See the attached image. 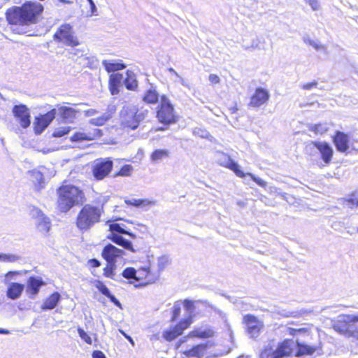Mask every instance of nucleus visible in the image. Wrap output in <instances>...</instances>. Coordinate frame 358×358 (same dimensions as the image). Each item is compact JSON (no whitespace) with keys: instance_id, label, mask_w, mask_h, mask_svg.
<instances>
[{"instance_id":"obj_1","label":"nucleus","mask_w":358,"mask_h":358,"mask_svg":"<svg viewBox=\"0 0 358 358\" xmlns=\"http://www.w3.org/2000/svg\"><path fill=\"white\" fill-rule=\"evenodd\" d=\"M44 10L43 6L37 1H26L20 6H13L6 13V20L11 25L17 26L13 31L25 34L24 27L38 22Z\"/></svg>"},{"instance_id":"obj_2","label":"nucleus","mask_w":358,"mask_h":358,"mask_svg":"<svg viewBox=\"0 0 358 358\" xmlns=\"http://www.w3.org/2000/svg\"><path fill=\"white\" fill-rule=\"evenodd\" d=\"M44 10L43 6L37 1H26L20 6H13L6 13V20L11 25L17 26L13 31L25 34L24 27L38 22Z\"/></svg>"},{"instance_id":"obj_3","label":"nucleus","mask_w":358,"mask_h":358,"mask_svg":"<svg viewBox=\"0 0 358 358\" xmlns=\"http://www.w3.org/2000/svg\"><path fill=\"white\" fill-rule=\"evenodd\" d=\"M57 208L62 213H66L73 206L82 205L85 201L83 192L73 185L60 186L57 189Z\"/></svg>"},{"instance_id":"obj_4","label":"nucleus","mask_w":358,"mask_h":358,"mask_svg":"<svg viewBox=\"0 0 358 358\" xmlns=\"http://www.w3.org/2000/svg\"><path fill=\"white\" fill-rule=\"evenodd\" d=\"M148 114V109H138L132 105L124 106L120 112L121 125L124 128L135 130L138 127L140 122L146 118Z\"/></svg>"},{"instance_id":"obj_5","label":"nucleus","mask_w":358,"mask_h":358,"mask_svg":"<svg viewBox=\"0 0 358 358\" xmlns=\"http://www.w3.org/2000/svg\"><path fill=\"white\" fill-rule=\"evenodd\" d=\"M102 208L90 204L85 205L78 214L76 225L81 231H87L99 222Z\"/></svg>"},{"instance_id":"obj_6","label":"nucleus","mask_w":358,"mask_h":358,"mask_svg":"<svg viewBox=\"0 0 358 358\" xmlns=\"http://www.w3.org/2000/svg\"><path fill=\"white\" fill-rule=\"evenodd\" d=\"M294 344V341L291 339L284 340L275 348L268 343L264 347L259 358H287L292 355Z\"/></svg>"},{"instance_id":"obj_7","label":"nucleus","mask_w":358,"mask_h":358,"mask_svg":"<svg viewBox=\"0 0 358 358\" xmlns=\"http://www.w3.org/2000/svg\"><path fill=\"white\" fill-rule=\"evenodd\" d=\"M157 118L160 123L166 126L176 123L178 121L173 106L165 95L161 96L160 103L157 110Z\"/></svg>"},{"instance_id":"obj_8","label":"nucleus","mask_w":358,"mask_h":358,"mask_svg":"<svg viewBox=\"0 0 358 358\" xmlns=\"http://www.w3.org/2000/svg\"><path fill=\"white\" fill-rule=\"evenodd\" d=\"M306 152L312 157L320 152L322 161L326 164L331 162L334 153L333 148L329 143L320 141H311L306 145Z\"/></svg>"},{"instance_id":"obj_9","label":"nucleus","mask_w":358,"mask_h":358,"mask_svg":"<svg viewBox=\"0 0 358 358\" xmlns=\"http://www.w3.org/2000/svg\"><path fill=\"white\" fill-rule=\"evenodd\" d=\"M54 39L69 46L79 45V41L73 35V28L69 24L61 25L54 34Z\"/></svg>"},{"instance_id":"obj_10","label":"nucleus","mask_w":358,"mask_h":358,"mask_svg":"<svg viewBox=\"0 0 358 358\" xmlns=\"http://www.w3.org/2000/svg\"><path fill=\"white\" fill-rule=\"evenodd\" d=\"M113 162L110 158H99L94 161L92 165L93 176L96 180H102L112 171Z\"/></svg>"},{"instance_id":"obj_11","label":"nucleus","mask_w":358,"mask_h":358,"mask_svg":"<svg viewBox=\"0 0 358 358\" xmlns=\"http://www.w3.org/2000/svg\"><path fill=\"white\" fill-rule=\"evenodd\" d=\"M56 115L57 109L54 108L44 115L36 117L34 122L35 134L36 135L41 134L49 126Z\"/></svg>"},{"instance_id":"obj_12","label":"nucleus","mask_w":358,"mask_h":358,"mask_svg":"<svg viewBox=\"0 0 358 358\" xmlns=\"http://www.w3.org/2000/svg\"><path fill=\"white\" fill-rule=\"evenodd\" d=\"M347 317H351L350 315H339L338 319L334 323L333 327L337 332L350 338L355 324L352 320Z\"/></svg>"},{"instance_id":"obj_13","label":"nucleus","mask_w":358,"mask_h":358,"mask_svg":"<svg viewBox=\"0 0 358 358\" xmlns=\"http://www.w3.org/2000/svg\"><path fill=\"white\" fill-rule=\"evenodd\" d=\"M13 113L22 128L26 129L30 126L31 115L29 109L26 105H15L13 108Z\"/></svg>"},{"instance_id":"obj_14","label":"nucleus","mask_w":358,"mask_h":358,"mask_svg":"<svg viewBox=\"0 0 358 358\" xmlns=\"http://www.w3.org/2000/svg\"><path fill=\"white\" fill-rule=\"evenodd\" d=\"M124 255V250L119 249L113 245L108 243L103 249L101 255L103 258L110 264L115 265L117 259Z\"/></svg>"},{"instance_id":"obj_15","label":"nucleus","mask_w":358,"mask_h":358,"mask_svg":"<svg viewBox=\"0 0 358 358\" xmlns=\"http://www.w3.org/2000/svg\"><path fill=\"white\" fill-rule=\"evenodd\" d=\"M43 279L39 276H31L27 280L26 287L27 294L30 299H34L42 286L45 285Z\"/></svg>"},{"instance_id":"obj_16","label":"nucleus","mask_w":358,"mask_h":358,"mask_svg":"<svg viewBox=\"0 0 358 358\" xmlns=\"http://www.w3.org/2000/svg\"><path fill=\"white\" fill-rule=\"evenodd\" d=\"M334 143L338 151L345 152L351 148L350 136L345 134L342 131H337L333 138Z\"/></svg>"},{"instance_id":"obj_17","label":"nucleus","mask_w":358,"mask_h":358,"mask_svg":"<svg viewBox=\"0 0 358 358\" xmlns=\"http://www.w3.org/2000/svg\"><path fill=\"white\" fill-rule=\"evenodd\" d=\"M248 334L251 338H257L261 329V324L257 318L252 315H247L243 318Z\"/></svg>"},{"instance_id":"obj_18","label":"nucleus","mask_w":358,"mask_h":358,"mask_svg":"<svg viewBox=\"0 0 358 358\" xmlns=\"http://www.w3.org/2000/svg\"><path fill=\"white\" fill-rule=\"evenodd\" d=\"M270 97L267 90L257 87L255 94L252 96L249 105L252 107H259L264 104Z\"/></svg>"},{"instance_id":"obj_19","label":"nucleus","mask_w":358,"mask_h":358,"mask_svg":"<svg viewBox=\"0 0 358 358\" xmlns=\"http://www.w3.org/2000/svg\"><path fill=\"white\" fill-rule=\"evenodd\" d=\"M196 303H201L203 306H204L205 307L210 308L211 310H213L215 313H220V310L217 308H216L215 306L212 305L207 300L199 299V300L194 301H192L189 299H185L183 301V305H184L185 308L186 309V310L188 312V313L189 315V317H188L187 318L192 319V315L193 314L194 311L196 309Z\"/></svg>"},{"instance_id":"obj_20","label":"nucleus","mask_w":358,"mask_h":358,"mask_svg":"<svg viewBox=\"0 0 358 358\" xmlns=\"http://www.w3.org/2000/svg\"><path fill=\"white\" fill-rule=\"evenodd\" d=\"M103 136L102 130L99 129H94L92 131L85 132H76L71 136V141H92L96 138H99Z\"/></svg>"},{"instance_id":"obj_21","label":"nucleus","mask_w":358,"mask_h":358,"mask_svg":"<svg viewBox=\"0 0 358 358\" xmlns=\"http://www.w3.org/2000/svg\"><path fill=\"white\" fill-rule=\"evenodd\" d=\"M308 341L306 339L302 338H299V340L296 341V357H301L303 355H311L317 350V346L308 345L306 343Z\"/></svg>"},{"instance_id":"obj_22","label":"nucleus","mask_w":358,"mask_h":358,"mask_svg":"<svg viewBox=\"0 0 358 358\" xmlns=\"http://www.w3.org/2000/svg\"><path fill=\"white\" fill-rule=\"evenodd\" d=\"M311 328L309 326L301 328H287L289 334L296 338V341L299 338L306 339L307 341L311 338Z\"/></svg>"},{"instance_id":"obj_23","label":"nucleus","mask_w":358,"mask_h":358,"mask_svg":"<svg viewBox=\"0 0 358 358\" xmlns=\"http://www.w3.org/2000/svg\"><path fill=\"white\" fill-rule=\"evenodd\" d=\"M149 272V268H143L142 270L137 271L132 267H128L123 271L122 275L127 279H135L139 280L143 278L142 275L143 274L145 275L146 278L148 277Z\"/></svg>"},{"instance_id":"obj_24","label":"nucleus","mask_w":358,"mask_h":358,"mask_svg":"<svg viewBox=\"0 0 358 358\" xmlns=\"http://www.w3.org/2000/svg\"><path fill=\"white\" fill-rule=\"evenodd\" d=\"M208 348L207 343H201L193 346L191 349L183 352V355L187 358L196 357L201 358L203 357Z\"/></svg>"},{"instance_id":"obj_25","label":"nucleus","mask_w":358,"mask_h":358,"mask_svg":"<svg viewBox=\"0 0 358 358\" xmlns=\"http://www.w3.org/2000/svg\"><path fill=\"white\" fill-rule=\"evenodd\" d=\"M24 289V285L18 282H11L8 287L6 296L8 299L16 300L19 299Z\"/></svg>"},{"instance_id":"obj_26","label":"nucleus","mask_w":358,"mask_h":358,"mask_svg":"<svg viewBox=\"0 0 358 358\" xmlns=\"http://www.w3.org/2000/svg\"><path fill=\"white\" fill-rule=\"evenodd\" d=\"M123 80V75L119 73H113L109 78V89L111 94L116 95L119 93V87Z\"/></svg>"},{"instance_id":"obj_27","label":"nucleus","mask_w":358,"mask_h":358,"mask_svg":"<svg viewBox=\"0 0 358 358\" xmlns=\"http://www.w3.org/2000/svg\"><path fill=\"white\" fill-rule=\"evenodd\" d=\"M77 111L71 107L61 106L57 109V115H59L64 122H72L76 117Z\"/></svg>"},{"instance_id":"obj_28","label":"nucleus","mask_w":358,"mask_h":358,"mask_svg":"<svg viewBox=\"0 0 358 358\" xmlns=\"http://www.w3.org/2000/svg\"><path fill=\"white\" fill-rule=\"evenodd\" d=\"M61 300V295L59 292H54L48 298L45 299L41 306V309L43 310L54 309L59 303Z\"/></svg>"},{"instance_id":"obj_29","label":"nucleus","mask_w":358,"mask_h":358,"mask_svg":"<svg viewBox=\"0 0 358 358\" xmlns=\"http://www.w3.org/2000/svg\"><path fill=\"white\" fill-rule=\"evenodd\" d=\"M106 224H108L109 229L112 233L126 234L131 238H135L136 237L134 234L125 229V225L124 224L110 223V221H107Z\"/></svg>"},{"instance_id":"obj_30","label":"nucleus","mask_w":358,"mask_h":358,"mask_svg":"<svg viewBox=\"0 0 358 358\" xmlns=\"http://www.w3.org/2000/svg\"><path fill=\"white\" fill-rule=\"evenodd\" d=\"M36 225L38 231L43 235H46L51 227V222L46 215L36 220Z\"/></svg>"},{"instance_id":"obj_31","label":"nucleus","mask_w":358,"mask_h":358,"mask_svg":"<svg viewBox=\"0 0 358 358\" xmlns=\"http://www.w3.org/2000/svg\"><path fill=\"white\" fill-rule=\"evenodd\" d=\"M214 331L210 328H198L192 331L188 334V337L193 338L197 337L201 338H207L213 336Z\"/></svg>"},{"instance_id":"obj_32","label":"nucleus","mask_w":358,"mask_h":358,"mask_svg":"<svg viewBox=\"0 0 358 358\" xmlns=\"http://www.w3.org/2000/svg\"><path fill=\"white\" fill-rule=\"evenodd\" d=\"M102 64L105 67L106 71L108 73L115 72L117 70H122L126 67V65L124 63L117 62L114 60H103Z\"/></svg>"},{"instance_id":"obj_33","label":"nucleus","mask_w":358,"mask_h":358,"mask_svg":"<svg viewBox=\"0 0 358 358\" xmlns=\"http://www.w3.org/2000/svg\"><path fill=\"white\" fill-rule=\"evenodd\" d=\"M159 95L158 92L156 91L154 88H150V90H147L145 93L143 101L147 103H157L159 101Z\"/></svg>"},{"instance_id":"obj_34","label":"nucleus","mask_w":358,"mask_h":358,"mask_svg":"<svg viewBox=\"0 0 358 358\" xmlns=\"http://www.w3.org/2000/svg\"><path fill=\"white\" fill-rule=\"evenodd\" d=\"M112 117V111L105 113L101 116L92 118L89 120V123L95 126H103L108 120Z\"/></svg>"},{"instance_id":"obj_35","label":"nucleus","mask_w":358,"mask_h":358,"mask_svg":"<svg viewBox=\"0 0 358 358\" xmlns=\"http://www.w3.org/2000/svg\"><path fill=\"white\" fill-rule=\"evenodd\" d=\"M169 157V151L166 149L155 150L150 155V159L152 162H158L163 159Z\"/></svg>"},{"instance_id":"obj_36","label":"nucleus","mask_w":358,"mask_h":358,"mask_svg":"<svg viewBox=\"0 0 358 358\" xmlns=\"http://www.w3.org/2000/svg\"><path fill=\"white\" fill-rule=\"evenodd\" d=\"M192 322V320L191 318L184 319L178 323L175 327H173L172 329L176 333V334L179 336L183 333L185 329L189 327Z\"/></svg>"},{"instance_id":"obj_37","label":"nucleus","mask_w":358,"mask_h":358,"mask_svg":"<svg viewBox=\"0 0 358 358\" xmlns=\"http://www.w3.org/2000/svg\"><path fill=\"white\" fill-rule=\"evenodd\" d=\"M127 78L124 79V83L127 90H134L137 87V80L134 73L131 71H127Z\"/></svg>"},{"instance_id":"obj_38","label":"nucleus","mask_w":358,"mask_h":358,"mask_svg":"<svg viewBox=\"0 0 358 358\" xmlns=\"http://www.w3.org/2000/svg\"><path fill=\"white\" fill-rule=\"evenodd\" d=\"M229 162V164L227 166L229 169L232 170L237 176L240 178H243L247 176L241 169L237 162H234L232 159H227Z\"/></svg>"},{"instance_id":"obj_39","label":"nucleus","mask_w":358,"mask_h":358,"mask_svg":"<svg viewBox=\"0 0 358 358\" xmlns=\"http://www.w3.org/2000/svg\"><path fill=\"white\" fill-rule=\"evenodd\" d=\"M342 201H343V205L351 209H353L355 207H358V198L355 196V194H351L349 198L342 199Z\"/></svg>"},{"instance_id":"obj_40","label":"nucleus","mask_w":358,"mask_h":358,"mask_svg":"<svg viewBox=\"0 0 358 358\" xmlns=\"http://www.w3.org/2000/svg\"><path fill=\"white\" fill-rule=\"evenodd\" d=\"M329 127L327 123H319L311 124L309 130L314 131L316 134H322L328 130Z\"/></svg>"},{"instance_id":"obj_41","label":"nucleus","mask_w":358,"mask_h":358,"mask_svg":"<svg viewBox=\"0 0 358 358\" xmlns=\"http://www.w3.org/2000/svg\"><path fill=\"white\" fill-rule=\"evenodd\" d=\"M193 134L201 138L210 139L212 138L210 134L203 127H195L193 129Z\"/></svg>"},{"instance_id":"obj_42","label":"nucleus","mask_w":358,"mask_h":358,"mask_svg":"<svg viewBox=\"0 0 358 358\" xmlns=\"http://www.w3.org/2000/svg\"><path fill=\"white\" fill-rule=\"evenodd\" d=\"M31 178L35 183H37L41 188L44 185V178L43 175L41 171H34L31 172Z\"/></svg>"},{"instance_id":"obj_43","label":"nucleus","mask_w":358,"mask_h":358,"mask_svg":"<svg viewBox=\"0 0 358 358\" xmlns=\"http://www.w3.org/2000/svg\"><path fill=\"white\" fill-rule=\"evenodd\" d=\"M29 215L35 220H37L45 215L41 209L34 206H29Z\"/></svg>"},{"instance_id":"obj_44","label":"nucleus","mask_w":358,"mask_h":358,"mask_svg":"<svg viewBox=\"0 0 358 358\" xmlns=\"http://www.w3.org/2000/svg\"><path fill=\"white\" fill-rule=\"evenodd\" d=\"M133 171V167L130 164L124 165L120 170L115 174V176H129Z\"/></svg>"},{"instance_id":"obj_45","label":"nucleus","mask_w":358,"mask_h":358,"mask_svg":"<svg viewBox=\"0 0 358 358\" xmlns=\"http://www.w3.org/2000/svg\"><path fill=\"white\" fill-rule=\"evenodd\" d=\"M117 245L122 246L124 249L128 250L131 252H134L136 251L133 248L132 243L130 241L124 238L123 236L121 238V239L119 241Z\"/></svg>"},{"instance_id":"obj_46","label":"nucleus","mask_w":358,"mask_h":358,"mask_svg":"<svg viewBox=\"0 0 358 358\" xmlns=\"http://www.w3.org/2000/svg\"><path fill=\"white\" fill-rule=\"evenodd\" d=\"M117 245L122 246L124 249L128 250L131 252H134L136 251L133 248L132 243L130 241L124 238L123 236L121 238V239L119 241Z\"/></svg>"},{"instance_id":"obj_47","label":"nucleus","mask_w":358,"mask_h":358,"mask_svg":"<svg viewBox=\"0 0 358 358\" xmlns=\"http://www.w3.org/2000/svg\"><path fill=\"white\" fill-rule=\"evenodd\" d=\"M69 127H62L55 129V131L52 134V136L55 138L62 137L64 135L69 134Z\"/></svg>"},{"instance_id":"obj_48","label":"nucleus","mask_w":358,"mask_h":358,"mask_svg":"<svg viewBox=\"0 0 358 358\" xmlns=\"http://www.w3.org/2000/svg\"><path fill=\"white\" fill-rule=\"evenodd\" d=\"M96 287L103 295L108 298L110 297V296L112 294L109 289L101 281L97 282Z\"/></svg>"},{"instance_id":"obj_49","label":"nucleus","mask_w":358,"mask_h":358,"mask_svg":"<svg viewBox=\"0 0 358 358\" xmlns=\"http://www.w3.org/2000/svg\"><path fill=\"white\" fill-rule=\"evenodd\" d=\"M116 268V265L108 264L107 266L103 269V274L106 277L113 278L115 275L114 270Z\"/></svg>"},{"instance_id":"obj_50","label":"nucleus","mask_w":358,"mask_h":358,"mask_svg":"<svg viewBox=\"0 0 358 358\" xmlns=\"http://www.w3.org/2000/svg\"><path fill=\"white\" fill-rule=\"evenodd\" d=\"M125 202L129 205L135 206L137 207H140V206H144L145 204L150 203V201H149L148 200L136 199H133L131 200H127V201H125Z\"/></svg>"},{"instance_id":"obj_51","label":"nucleus","mask_w":358,"mask_h":358,"mask_svg":"<svg viewBox=\"0 0 358 358\" xmlns=\"http://www.w3.org/2000/svg\"><path fill=\"white\" fill-rule=\"evenodd\" d=\"M169 257L166 256H162L158 258L157 266L159 271H163L169 264Z\"/></svg>"},{"instance_id":"obj_52","label":"nucleus","mask_w":358,"mask_h":358,"mask_svg":"<svg viewBox=\"0 0 358 358\" xmlns=\"http://www.w3.org/2000/svg\"><path fill=\"white\" fill-rule=\"evenodd\" d=\"M19 257L15 255L0 254V261L4 262H16Z\"/></svg>"},{"instance_id":"obj_53","label":"nucleus","mask_w":358,"mask_h":358,"mask_svg":"<svg viewBox=\"0 0 358 358\" xmlns=\"http://www.w3.org/2000/svg\"><path fill=\"white\" fill-rule=\"evenodd\" d=\"M71 48L68 50V53L69 55V58L74 59L73 56L83 57V51L76 48L75 46H71Z\"/></svg>"},{"instance_id":"obj_54","label":"nucleus","mask_w":358,"mask_h":358,"mask_svg":"<svg viewBox=\"0 0 358 358\" xmlns=\"http://www.w3.org/2000/svg\"><path fill=\"white\" fill-rule=\"evenodd\" d=\"M350 146L352 150L358 151V131L350 135Z\"/></svg>"},{"instance_id":"obj_55","label":"nucleus","mask_w":358,"mask_h":358,"mask_svg":"<svg viewBox=\"0 0 358 358\" xmlns=\"http://www.w3.org/2000/svg\"><path fill=\"white\" fill-rule=\"evenodd\" d=\"M78 333L79 334V336L87 344L91 345L92 343L91 337L82 328H78Z\"/></svg>"},{"instance_id":"obj_56","label":"nucleus","mask_w":358,"mask_h":358,"mask_svg":"<svg viewBox=\"0 0 358 358\" xmlns=\"http://www.w3.org/2000/svg\"><path fill=\"white\" fill-rule=\"evenodd\" d=\"M163 337L165 340L168 341H173L176 338L178 337V336L176 334V333L173 331L172 329H169V330H165L164 332H163Z\"/></svg>"},{"instance_id":"obj_57","label":"nucleus","mask_w":358,"mask_h":358,"mask_svg":"<svg viewBox=\"0 0 358 358\" xmlns=\"http://www.w3.org/2000/svg\"><path fill=\"white\" fill-rule=\"evenodd\" d=\"M181 307L180 303L178 301L174 303L171 321H175L180 314Z\"/></svg>"},{"instance_id":"obj_58","label":"nucleus","mask_w":358,"mask_h":358,"mask_svg":"<svg viewBox=\"0 0 358 358\" xmlns=\"http://www.w3.org/2000/svg\"><path fill=\"white\" fill-rule=\"evenodd\" d=\"M227 159H231L229 155L222 153L220 158L218 159V163L221 166H225L227 168V166L229 164V162H228Z\"/></svg>"},{"instance_id":"obj_59","label":"nucleus","mask_w":358,"mask_h":358,"mask_svg":"<svg viewBox=\"0 0 358 358\" xmlns=\"http://www.w3.org/2000/svg\"><path fill=\"white\" fill-rule=\"evenodd\" d=\"M246 174L247 176H249L252 178V180L254 182H255L258 185L263 187L266 186V182L264 180H262L261 178L256 177L255 175L250 173H246Z\"/></svg>"},{"instance_id":"obj_60","label":"nucleus","mask_w":358,"mask_h":358,"mask_svg":"<svg viewBox=\"0 0 358 358\" xmlns=\"http://www.w3.org/2000/svg\"><path fill=\"white\" fill-rule=\"evenodd\" d=\"M316 50H323L325 53H327V48L325 45L320 44L318 41H314L310 44Z\"/></svg>"},{"instance_id":"obj_61","label":"nucleus","mask_w":358,"mask_h":358,"mask_svg":"<svg viewBox=\"0 0 358 358\" xmlns=\"http://www.w3.org/2000/svg\"><path fill=\"white\" fill-rule=\"evenodd\" d=\"M122 237V236L120 234L112 232L109 236H108V238L115 244H117L119 242Z\"/></svg>"},{"instance_id":"obj_62","label":"nucleus","mask_w":358,"mask_h":358,"mask_svg":"<svg viewBox=\"0 0 358 358\" xmlns=\"http://www.w3.org/2000/svg\"><path fill=\"white\" fill-rule=\"evenodd\" d=\"M308 3L313 10H317L320 8V3L317 0H305Z\"/></svg>"},{"instance_id":"obj_63","label":"nucleus","mask_w":358,"mask_h":358,"mask_svg":"<svg viewBox=\"0 0 358 358\" xmlns=\"http://www.w3.org/2000/svg\"><path fill=\"white\" fill-rule=\"evenodd\" d=\"M350 338H352L354 340L358 341V326H354V328L351 331Z\"/></svg>"},{"instance_id":"obj_64","label":"nucleus","mask_w":358,"mask_h":358,"mask_svg":"<svg viewBox=\"0 0 358 358\" xmlns=\"http://www.w3.org/2000/svg\"><path fill=\"white\" fill-rule=\"evenodd\" d=\"M93 358H106V355L101 350H94L92 353Z\"/></svg>"}]
</instances>
